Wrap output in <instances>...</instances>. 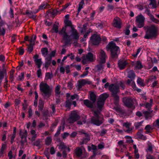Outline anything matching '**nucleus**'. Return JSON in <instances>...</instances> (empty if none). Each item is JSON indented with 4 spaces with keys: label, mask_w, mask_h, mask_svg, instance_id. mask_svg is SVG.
I'll return each instance as SVG.
<instances>
[{
    "label": "nucleus",
    "mask_w": 159,
    "mask_h": 159,
    "mask_svg": "<svg viewBox=\"0 0 159 159\" xmlns=\"http://www.w3.org/2000/svg\"><path fill=\"white\" fill-rule=\"evenodd\" d=\"M137 136L138 138L140 139H142L143 140H146L147 138L141 133L140 132H138L137 133Z\"/></svg>",
    "instance_id": "cd10ccee"
},
{
    "label": "nucleus",
    "mask_w": 159,
    "mask_h": 159,
    "mask_svg": "<svg viewBox=\"0 0 159 159\" xmlns=\"http://www.w3.org/2000/svg\"><path fill=\"white\" fill-rule=\"evenodd\" d=\"M125 138L126 139V142L129 143H133V140L132 139V138L129 136H126L125 137Z\"/></svg>",
    "instance_id": "72a5a7b5"
},
{
    "label": "nucleus",
    "mask_w": 159,
    "mask_h": 159,
    "mask_svg": "<svg viewBox=\"0 0 159 159\" xmlns=\"http://www.w3.org/2000/svg\"><path fill=\"white\" fill-rule=\"evenodd\" d=\"M147 159H155L154 157L150 154L147 155L146 156Z\"/></svg>",
    "instance_id": "e2e57ef3"
},
{
    "label": "nucleus",
    "mask_w": 159,
    "mask_h": 159,
    "mask_svg": "<svg viewBox=\"0 0 159 159\" xmlns=\"http://www.w3.org/2000/svg\"><path fill=\"white\" fill-rule=\"evenodd\" d=\"M64 22L66 25L70 27L71 29L72 26L74 27V26L72 24L71 21L68 19H65Z\"/></svg>",
    "instance_id": "473e14b6"
},
{
    "label": "nucleus",
    "mask_w": 159,
    "mask_h": 159,
    "mask_svg": "<svg viewBox=\"0 0 159 159\" xmlns=\"http://www.w3.org/2000/svg\"><path fill=\"white\" fill-rule=\"evenodd\" d=\"M148 150L150 152H152L153 151V147L152 144L150 142L148 144Z\"/></svg>",
    "instance_id": "c03bdc74"
},
{
    "label": "nucleus",
    "mask_w": 159,
    "mask_h": 159,
    "mask_svg": "<svg viewBox=\"0 0 159 159\" xmlns=\"http://www.w3.org/2000/svg\"><path fill=\"white\" fill-rule=\"evenodd\" d=\"M5 33V30L3 28L0 29V35H4Z\"/></svg>",
    "instance_id": "4d7b16f0"
},
{
    "label": "nucleus",
    "mask_w": 159,
    "mask_h": 159,
    "mask_svg": "<svg viewBox=\"0 0 159 159\" xmlns=\"http://www.w3.org/2000/svg\"><path fill=\"white\" fill-rule=\"evenodd\" d=\"M158 30L154 25H152L147 28L144 38L149 39L153 38H156L158 35Z\"/></svg>",
    "instance_id": "f257e3e1"
},
{
    "label": "nucleus",
    "mask_w": 159,
    "mask_h": 159,
    "mask_svg": "<svg viewBox=\"0 0 159 159\" xmlns=\"http://www.w3.org/2000/svg\"><path fill=\"white\" fill-rule=\"evenodd\" d=\"M82 133L83 134H84V136L85 137L83 139L82 144L86 143L90 140V137L88 134L85 133L84 132H82Z\"/></svg>",
    "instance_id": "393cba45"
},
{
    "label": "nucleus",
    "mask_w": 159,
    "mask_h": 159,
    "mask_svg": "<svg viewBox=\"0 0 159 159\" xmlns=\"http://www.w3.org/2000/svg\"><path fill=\"white\" fill-rule=\"evenodd\" d=\"M128 64V63L126 61H124V62H122L121 59H120V70L124 69L126 66Z\"/></svg>",
    "instance_id": "5701e85b"
},
{
    "label": "nucleus",
    "mask_w": 159,
    "mask_h": 159,
    "mask_svg": "<svg viewBox=\"0 0 159 159\" xmlns=\"http://www.w3.org/2000/svg\"><path fill=\"white\" fill-rule=\"evenodd\" d=\"M79 118V116L77 114V111H74L71 112L70 116L68 119V121L70 123H73L78 120Z\"/></svg>",
    "instance_id": "f8f14e48"
},
{
    "label": "nucleus",
    "mask_w": 159,
    "mask_h": 159,
    "mask_svg": "<svg viewBox=\"0 0 159 159\" xmlns=\"http://www.w3.org/2000/svg\"><path fill=\"white\" fill-rule=\"evenodd\" d=\"M109 86V90L112 93L113 97L117 99L118 98L117 93L118 92L119 87L118 85L114 84H111L109 85L108 83H107L104 85L105 88H107Z\"/></svg>",
    "instance_id": "39448f33"
},
{
    "label": "nucleus",
    "mask_w": 159,
    "mask_h": 159,
    "mask_svg": "<svg viewBox=\"0 0 159 159\" xmlns=\"http://www.w3.org/2000/svg\"><path fill=\"white\" fill-rule=\"evenodd\" d=\"M7 146L5 144H3L0 149V154L1 156H2L5 153V151L6 149Z\"/></svg>",
    "instance_id": "c85d7f7f"
},
{
    "label": "nucleus",
    "mask_w": 159,
    "mask_h": 159,
    "mask_svg": "<svg viewBox=\"0 0 159 159\" xmlns=\"http://www.w3.org/2000/svg\"><path fill=\"white\" fill-rule=\"evenodd\" d=\"M46 4H47V3H43L39 7V10H41V9H42L43 8H45L46 7Z\"/></svg>",
    "instance_id": "6e6d98bb"
},
{
    "label": "nucleus",
    "mask_w": 159,
    "mask_h": 159,
    "mask_svg": "<svg viewBox=\"0 0 159 159\" xmlns=\"http://www.w3.org/2000/svg\"><path fill=\"white\" fill-rule=\"evenodd\" d=\"M119 19L118 17L115 18L113 23V26L116 28H119Z\"/></svg>",
    "instance_id": "4be33fe9"
},
{
    "label": "nucleus",
    "mask_w": 159,
    "mask_h": 159,
    "mask_svg": "<svg viewBox=\"0 0 159 159\" xmlns=\"http://www.w3.org/2000/svg\"><path fill=\"white\" fill-rule=\"evenodd\" d=\"M39 88L42 95L45 98L50 97L51 94V90L48 84L42 82L39 85Z\"/></svg>",
    "instance_id": "7ed1b4c3"
},
{
    "label": "nucleus",
    "mask_w": 159,
    "mask_h": 159,
    "mask_svg": "<svg viewBox=\"0 0 159 159\" xmlns=\"http://www.w3.org/2000/svg\"><path fill=\"white\" fill-rule=\"evenodd\" d=\"M45 62L44 65L45 67L48 68L51 63L52 58L51 57H47L45 58Z\"/></svg>",
    "instance_id": "6ab92c4d"
},
{
    "label": "nucleus",
    "mask_w": 159,
    "mask_h": 159,
    "mask_svg": "<svg viewBox=\"0 0 159 159\" xmlns=\"http://www.w3.org/2000/svg\"><path fill=\"white\" fill-rule=\"evenodd\" d=\"M143 113L144 114L145 119L146 120H147L149 118L151 114V113L150 112L147 111H143Z\"/></svg>",
    "instance_id": "e433bc0d"
},
{
    "label": "nucleus",
    "mask_w": 159,
    "mask_h": 159,
    "mask_svg": "<svg viewBox=\"0 0 159 159\" xmlns=\"http://www.w3.org/2000/svg\"><path fill=\"white\" fill-rule=\"evenodd\" d=\"M59 149L60 150H64L66 149L68 152H70V150L69 147H67L63 143H61L58 147Z\"/></svg>",
    "instance_id": "aec40b11"
},
{
    "label": "nucleus",
    "mask_w": 159,
    "mask_h": 159,
    "mask_svg": "<svg viewBox=\"0 0 159 159\" xmlns=\"http://www.w3.org/2000/svg\"><path fill=\"white\" fill-rule=\"evenodd\" d=\"M82 59L83 62L84 63L87 61L93 62L95 60L96 57L91 52H88L86 56H83Z\"/></svg>",
    "instance_id": "6e6552de"
},
{
    "label": "nucleus",
    "mask_w": 159,
    "mask_h": 159,
    "mask_svg": "<svg viewBox=\"0 0 159 159\" xmlns=\"http://www.w3.org/2000/svg\"><path fill=\"white\" fill-rule=\"evenodd\" d=\"M150 18L151 20L153 22L156 23H158L159 22V20L154 17L152 14H150Z\"/></svg>",
    "instance_id": "4c0bfd02"
},
{
    "label": "nucleus",
    "mask_w": 159,
    "mask_h": 159,
    "mask_svg": "<svg viewBox=\"0 0 159 159\" xmlns=\"http://www.w3.org/2000/svg\"><path fill=\"white\" fill-rule=\"evenodd\" d=\"M44 103L42 100H39V109L41 110L43 108V107Z\"/></svg>",
    "instance_id": "de8ad7c7"
},
{
    "label": "nucleus",
    "mask_w": 159,
    "mask_h": 159,
    "mask_svg": "<svg viewBox=\"0 0 159 159\" xmlns=\"http://www.w3.org/2000/svg\"><path fill=\"white\" fill-rule=\"evenodd\" d=\"M60 87L58 85L55 89V91L56 94H59L60 93Z\"/></svg>",
    "instance_id": "8fccbe9b"
},
{
    "label": "nucleus",
    "mask_w": 159,
    "mask_h": 159,
    "mask_svg": "<svg viewBox=\"0 0 159 159\" xmlns=\"http://www.w3.org/2000/svg\"><path fill=\"white\" fill-rule=\"evenodd\" d=\"M143 123V121H140V122H138L135 123L134 124V125L136 129H138L139 127L142 125Z\"/></svg>",
    "instance_id": "37998d69"
},
{
    "label": "nucleus",
    "mask_w": 159,
    "mask_h": 159,
    "mask_svg": "<svg viewBox=\"0 0 159 159\" xmlns=\"http://www.w3.org/2000/svg\"><path fill=\"white\" fill-rule=\"evenodd\" d=\"M75 153L78 157L81 156L82 153V150L79 148H77L75 150Z\"/></svg>",
    "instance_id": "7c9ffc66"
},
{
    "label": "nucleus",
    "mask_w": 159,
    "mask_h": 159,
    "mask_svg": "<svg viewBox=\"0 0 159 159\" xmlns=\"http://www.w3.org/2000/svg\"><path fill=\"white\" fill-rule=\"evenodd\" d=\"M7 74L6 71L4 68L1 70H0V80H2L4 76Z\"/></svg>",
    "instance_id": "a878e982"
},
{
    "label": "nucleus",
    "mask_w": 159,
    "mask_h": 159,
    "mask_svg": "<svg viewBox=\"0 0 159 159\" xmlns=\"http://www.w3.org/2000/svg\"><path fill=\"white\" fill-rule=\"evenodd\" d=\"M30 134L32 136L31 139V140L33 141L35 140V138L37 137V134L36 133L35 131L34 130H32L31 131Z\"/></svg>",
    "instance_id": "bb28decb"
},
{
    "label": "nucleus",
    "mask_w": 159,
    "mask_h": 159,
    "mask_svg": "<svg viewBox=\"0 0 159 159\" xmlns=\"http://www.w3.org/2000/svg\"><path fill=\"white\" fill-rule=\"evenodd\" d=\"M125 84L123 83L121 81H120V87L121 88L122 90H124L125 89Z\"/></svg>",
    "instance_id": "680f3d73"
},
{
    "label": "nucleus",
    "mask_w": 159,
    "mask_h": 159,
    "mask_svg": "<svg viewBox=\"0 0 159 159\" xmlns=\"http://www.w3.org/2000/svg\"><path fill=\"white\" fill-rule=\"evenodd\" d=\"M71 98L72 100H74L75 99H78V95L76 94H74L71 96Z\"/></svg>",
    "instance_id": "052dcab7"
},
{
    "label": "nucleus",
    "mask_w": 159,
    "mask_h": 159,
    "mask_svg": "<svg viewBox=\"0 0 159 159\" xmlns=\"http://www.w3.org/2000/svg\"><path fill=\"white\" fill-rule=\"evenodd\" d=\"M123 102L125 105L128 108L134 109L135 108L133 100L131 98H124Z\"/></svg>",
    "instance_id": "0eeeda50"
},
{
    "label": "nucleus",
    "mask_w": 159,
    "mask_h": 159,
    "mask_svg": "<svg viewBox=\"0 0 159 159\" xmlns=\"http://www.w3.org/2000/svg\"><path fill=\"white\" fill-rule=\"evenodd\" d=\"M52 139L51 137H48L45 140V143L47 145H49L51 143Z\"/></svg>",
    "instance_id": "ea45409f"
},
{
    "label": "nucleus",
    "mask_w": 159,
    "mask_h": 159,
    "mask_svg": "<svg viewBox=\"0 0 159 159\" xmlns=\"http://www.w3.org/2000/svg\"><path fill=\"white\" fill-rule=\"evenodd\" d=\"M136 115L139 117L143 116L142 113L140 111H138L136 113Z\"/></svg>",
    "instance_id": "338daca9"
},
{
    "label": "nucleus",
    "mask_w": 159,
    "mask_h": 159,
    "mask_svg": "<svg viewBox=\"0 0 159 159\" xmlns=\"http://www.w3.org/2000/svg\"><path fill=\"white\" fill-rule=\"evenodd\" d=\"M36 37L35 35H33L32 36L31 39L30 40V41L31 43L34 44V42L36 39Z\"/></svg>",
    "instance_id": "603ef678"
},
{
    "label": "nucleus",
    "mask_w": 159,
    "mask_h": 159,
    "mask_svg": "<svg viewBox=\"0 0 159 159\" xmlns=\"http://www.w3.org/2000/svg\"><path fill=\"white\" fill-rule=\"evenodd\" d=\"M150 1V3L149 4L150 5H152L153 7L154 8L156 7L155 4H156V0H149Z\"/></svg>",
    "instance_id": "3c124183"
},
{
    "label": "nucleus",
    "mask_w": 159,
    "mask_h": 159,
    "mask_svg": "<svg viewBox=\"0 0 159 159\" xmlns=\"http://www.w3.org/2000/svg\"><path fill=\"white\" fill-rule=\"evenodd\" d=\"M143 66L142 64V63L140 61H138L136 62L135 68L138 69H141L143 68Z\"/></svg>",
    "instance_id": "c756f323"
},
{
    "label": "nucleus",
    "mask_w": 159,
    "mask_h": 159,
    "mask_svg": "<svg viewBox=\"0 0 159 159\" xmlns=\"http://www.w3.org/2000/svg\"><path fill=\"white\" fill-rule=\"evenodd\" d=\"M24 72H22L19 75L17 80L18 81H22L24 80Z\"/></svg>",
    "instance_id": "a19ab883"
},
{
    "label": "nucleus",
    "mask_w": 159,
    "mask_h": 159,
    "mask_svg": "<svg viewBox=\"0 0 159 159\" xmlns=\"http://www.w3.org/2000/svg\"><path fill=\"white\" fill-rule=\"evenodd\" d=\"M107 51H110L111 52V57L113 59H116L118 57L117 52L119 48L116 46V43L113 41L110 42L106 47Z\"/></svg>",
    "instance_id": "f03ea898"
},
{
    "label": "nucleus",
    "mask_w": 159,
    "mask_h": 159,
    "mask_svg": "<svg viewBox=\"0 0 159 159\" xmlns=\"http://www.w3.org/2000/svg\"><path fill=\"white\" fill-rule=\"evenodd\" d=\"M93 115L95 117L91 118V123L97 126H99L102 124L104 121L103 117L100 115L99 112L94 111Z\"/></svg>",
    "instance_id": "20e7f679"
},
{
    "label": "nucleus",
    "mask_w": 159,
    "mask_h": 159,
    "mask_svg": "<svg viewBox=\"0 0 159 159\" xmlns=\"http://www.w3.org/2000/svg\"><path fill=\"white\" fill-rule=\"evenodd\" d=\"M108 95L106 93H104L101 94L98 100L97 105L98 108L101 111L106 99L108 97Z\"/></svg>",
    "instance_id": "423d86ee"
},
{
    "label": "nucleus",
    "mask_w": 159,
    "mask_h": 159,
    "mask_svg": "<svg viewBox=\"0 0 159 159\" xmlns=\"http://www.w3.org/2000/svg\"><path fill=\"white\" fill-rule=\"evenodd\" d=\"M53 30L55 33H57L58 31V26L55 25H54L53 28Z\"/></svg>",
    "instance_id": "864d4df0"
},
{
    "label": "nucleus",
    "mask_w": 159,
    "mask_h": 159,
    "mask_svg": "<svg viewBox=\"0 0 159 159\" xmlns=\"http://www.w3.org/2000/svg\"><path fill=\"white\" fill-rule=\"evenodd\" d=\"M97 56L99 63H104L105 62L107 56L104 51L100 50L97 54Z\"/></svg>",
    "instance_id": "1a4fd4ad"
},
{
    "label": "nucleus",
    "mask_w": 159,
    "mask_h": 159,
    "mask_svg": "<svg viewBox=\"0 0 159 159\" xmlns=\"http://www.w3.org/2000/svg\"><path fill=\"white\" fill-rule=\"evenodd\" d=\"M127 77L133 81L135 79V74L133 70H130L128 72Z\"/></svg>",
    "instance_id": "a211bd4d"
},
{
    "label": "nucleus",
    "mask_w": 159,
    "mask_h": 159,
    "mask_svg": "<svg viewBox=\"0 0 159 159\" xmlns=\"http://www.w3.org/2000/svg\"><path fill=\"white\" fill-rule=\"evenodd\" d=\"M90 98L91 100L94 103L96 100V95L94 93H90Z\"/></svg>",
    "instance_id": "c9c22d12"
},
{
    "label": "nucleus",
    "mask_w": 159,
    "mask_h": 159,
    "mask_svg": "<svg viewBox=\"0 0 159 159\" xmlns=\"http://www.w3.org/2000/svg\"><path fill=\"white\" fill-rule=\"evenodd\" d=\"M91 148L92 150H94V151L93 152V155L92 156V157H94L96 155L95 150H96L97 147L96 146L92 144L91 145Z\"/></svg>",
    "instance_id": "a18cd8bd"
},
{
    "label": "nucleus",
    "mask_w": 159,
    "mask_h": 159,
    "mask_svg": "<svg viewBox=\"0 0 159 159\" xmlns=\"http://www.w3.org/2000/svg\"><path fill=\"white\" fill-rule=\"evenodd\" d=\"M37 75L38 77H40L42 75L41 70L40 68L37 71Z\"/></svg>",
    "instance_id": "bf43d9fd"
},
{
    "label": "nucleus",
    "mask_w": 159,
    "mask_h": 159,
    "mask_svg": "<svg viewBox=\"0 0 159 159\" xmlns=\"http://www.w3.org/2000/svg\"><path fill=\"white\" fill-rule=\"evenodd\" d=\"M96 26L97 28L100 29H102L103 27V24L102 23H97L96 25Z\"/></svg>",
    "instance_id": "5fc2aeb1"
},
{
    "label": "nucleus",
    "mask_w": 159,
    "mask_h": 159,
    "mask_svg": "<svg viewBox=\"0 0 159 159\" xmlns=\"http://www.w3.org/2000/svg\"><path fill=\"white\" fill-rule=\"evenodd\" d=\"M59 34L62 35L63 39L64 40L66 43H69L70 41V36L68 35L66 32V28L63 27L61 31L59 32Z\"/></svg>",
    "instance_id": "9d476101"
},
{
    "label": "nucleus",
    "mask_w": 159,
    "mask_h": 159,
    "mask_svg": "<svg viewBox=\"0 0 159 159\" xmlns=\"http://www.w3.org/2000/svg\"><path fill=\"white\" fill-rule=\"evenodd\" d=\"M33 50V47L31 45H29L28 48V52L30 53Z\"/></svg>",
    "instance_id": "13d9d810"
},
{
    "label": "nucleus",
    "mask_w": 159,
    "mask_h": 159,
    "mask_svg": "<svg viewBox=\"0 0 159 159\" xmlns=\"http://www.w3.org/2000/svg\"><path fill=\"white\" fill-rule=\"evenodd\" d=\"M145 20L144 17L142 14L138 15L136 17V21L138 23V27L141 28L144 26V22Z\"/></svg>",
    "instance_id": "9b49d317"
},
{
    "label": "nucleus",
    "mask_w": 159,
    "mask_h": 159,
    "mask_svg": "<svg viewBox=\"0 0 159 159\" xmlns=\"http://www.w3.org/2000/svg\"><path fill=\"white\" fill-rule=\"evenodd\" d=\"M71 34L70 35V38L74 40H78L79 39L80 35L79 33L74 28V27H72L71 30L70 31Z\"/></svg>",
    "instance_id": "4468645a"
},
{
    "label": "nucleus",
    "mask_w": 159,
    "mask_h": 159,
    "mask_svg": "<svg viewBox=\"0 0 159 159\" xmlns=\"http://www.w3.org/2000/svg\"><path fill=\"white\" fill-rule=\"evenodd\" d=\"M42 55L44 57H46L48 53V49L46 48H42L41 50Z\"/></svg>",
    "instance_id": "2f4dec72"
},
{
    "label": "nucleus",
    "mask_w": 159,
    "mask_h": 159,
    "mask_svg": "<svg viewBox=\"0 0 159 159\" xmlns=\"http://www.w3.org/2000/svg\"><path fill=\"white\" fill-rule=\"evenodd\" d=\"M52 77V74L49 72L46 73L45 74V79L46 80H48L51 79Z\"/></svg>",
    "instance_id": "58836bf2"
},
{
    "label": "nucleus",
    "mask_w": 159,
    "mask_h": 159,
    "mask_svg": "<svg viewBox=\"0 0 159 159\" xmlns=\"http://www.w3.org/2000/svg\"><path fill=\"white\" fill-rule=\"evenodd\" d=\"M103 64V63H99V64L96 66V68L99 70H103L104 68V65Z\"/></svg>",
    "instance_id": "79ce46f5"
},
{
    "label": "nucleus",
    "mask_w": 159,
    "mask_h": 159,
    "mask_svg": "<svg viewBox=\"0 0 159 159\" xmlns=\"http://www.w3.org/2000/svg\"><path fill=\"white\" fill-rule=\"evenodd\" d=\"M127 116V113L125 110H123L120 108V117H125Z\"/></svg>",
    "instance_id": "f704fd0d"
},
{
    "label": "nucleus",
    "mask_w": 159,
    "mask_h": 159,
    "mask_svg": "<svg viewBox=\"0 0 159 159\" xmlns=\"http://www.w3.org/2000/svg\"><path fill=\"white\" fill-rule=\"evenodd\" d=\"M68 87L70 89H71L73 88V84L71 81L69 82L68 83Z\"/></svg>",
    "instance_id": "0e129e2a"
},
{
    "label": "nucleus",
    "mask_w": 159,
    "mask_h": 159,
    "mask_svg": "<svg viewBox=\"0 0 159 159\" xmlns=\"http://www.w3.org/2000/svg\"><path fill=\"white\" fill-rule=\"evenodd\" d=\"M130 25L128 26L125 28V35H129L130 33V31L129 30Z\"/></svg>",
    "instance_id": "49530a36"
},
{
    "label": "nucleus",
    "mask_w": 159,
    "mask_h": 159,
    "mask_svg": "<svg viewBox=\"0 0 159 159\" xmlns=\"http://www.w3.org/2000/svg\"><path fill=\"white\" fill-rule=\"evenodd\" d=\"M56 53V52L54 51H53L51 52L50 53L49 56H48V57H51L52 58V57H54L55 54Z\"/></svg>",
    "instance_id": "69168bd1"
},
{
    "label": "nucleus",
    "mask_w": 159,
    "mask_h": 159,
    "mask_svg": "<svg viewBox=\"0 0 159 159\" xmlns=\"http://www.w3.org/2000/svg\"><path fill=\"white\" fill-rule=\"evenodd\" d=\"M155 126L159 129V119H157L156 120Z\"/></svg>",
    "instance_id": "774afa93"
},
{
    "label": "nucleus",
    "mask_w": 159,
    "mask_h": 159,
    "mask_svg": "<svg viewBox=\"0 0 159 159\" xmlns=\"http://www.w3.org/2000/svg\"><path fill=\"white\" fill-rule=\"evenodd\" d=\"M123 127H125L126 129H124V131L128 133H132L133 132V130L134 128L133 127H132L131 124L129 122H124L122 124Z\"/></svg>",
    "instance_id": "2eb2a0df"
},
{
    "label": "nucleus",
    "mask_w": 159,
    "mask_h": 159,
    "mask_svg": "<svg viewBox=\"0 0 159 159\" xmlns=\"http://www.w3.org/2000/svg\"><path fill=\"white\" fill-rule=\"evenodd\" d=\"M34 61L36 65L39 68L41 67V66L43 64V61L41 58H39V56L36 54L34 56Z\"/></svg>",
    "instance_id": "dca6fc26"
},
{
    "label": "nucleus",
    "mask_w": 159,
    "mask_h": 159,
    "mask_svg": "<svg viewBox=\"0 0 159 159\" xmlns=\"http://www.w3.org/2000/svg\"><path fill=\"white\" fill-rule=\"evenodd\" d=\"M100 41V37L99 36L96 34L93 35L90 39V41L93 45L98 44Z\"/></svg>",
    "instance_id": "ddd939ff"
},
{
    "label": "nucleus",
    "mask_w": 159,
    "mask_h": 159,
    "mask_svg": "<svg viewBox=\"0 0 159 159\" xmlns=\"http://www.w3.org/2000/svg\"><path fill=\"white\" fill-rule=\"evenodd\" d=\"M137 83L138 85H140L141 87H143L145 86L144 80L138 77V78Z\"/></svg>",
    "instance_id": "b1692460"
},
{
    "label": "nucleus",
    "mask_w": 159,
    "mask_h": 159,
    "mask_svg": "<svg viewBox=\"0 0 159 159\" xmlns=\"http://www.w3.org/2000/svg\"><path fill=\"white\" fill-rule=\"evenodd\" d=\"M84 104L87 107L92 108L93 107L94 102H92L88 100H85L84 101Z\"/></svg>",
    "instance_id": "412c9836"
},
{
    "label": "nucleus",
    "mask_w": 159,
    "mask_h": 159,
    "mask_svg": "<svg viewBox=\"0 0 159 159\" xmlns=\"http://www.w3.org/2000/svg\"><path fill=\"white\" fill-rule=\"evenodd\" d=\"M124 143V142L122 140H120V149L121 148V152H122L123 151L122 150V147H123L124 150H125L126 149V146L125 145H123V144Z\"/></svg>",
    "instance_id": "09e8293b"
},
{
    "label": "nucleus",
    "mask_w": 159,
    "mask_h": 159,
    "mask_svg": "<svg viewBox=\"0 0 159 159\" xmlns=\"http://www.w3.org/2000/svg\"><path fill=\"white\" fill-rule=\"evenodd\" d=\"M19 134L21 139H23L24 140L21 141L22 143L26 142V137L27 136V132L26 130H25L24 131H22L21 130H20Z\"/></svg>",
    "instance_id": "f3484780"
}]
</instances>
